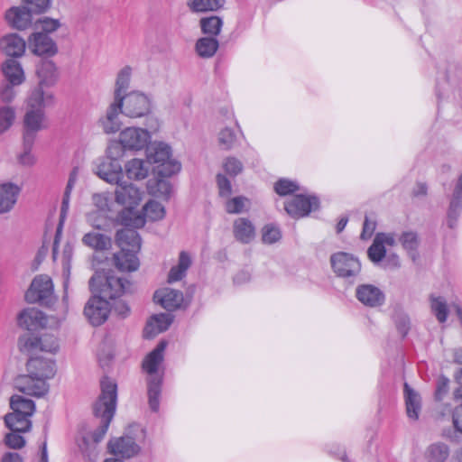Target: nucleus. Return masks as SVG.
<instances>
[{"label": "nucleus", "mask_w": 462, "mask_h": 462, "mask_svg": "<svg viewBox=\"0 0 462 462\" xmlns=\"http://www.w3.org/2000/svg\"><path fill=\"white\" fill-rule=\"evenodd\" d=\"M126 175L129 179L143 180L148 176L149 167L147 163L141 159H132L125 165Z\"/></svg>", "instance_id": "obj_37"}, {"label": "nucleus", "mask_w": 462, "mask_h": 462, "mask_svg": "<svg viewBox=\"0 0 462 462\" xmlns=\"http://www.w3.org/2000/svg\"><path fill=\"white\" fill-rule=\"evenodd\" d=\"M191 260L186 252H181L179 257V263L176 266L171 267L168 275V282L172 283L180 281L186 274L187 270L190 266Z\"/></svg>", "instance_id": "obj_40"}, {"label": "nucleus", "mask_w": 462, "mask_h": 462, "mask_svg": "<svg viewBox=\"0 0 462 462\" xmlns=\"http://www.w3.org/2000/svg\"><path fill=\"white\" fill-rule=\"evenodd\" d=\"M26 366L28 374L15 378V388L33 397L39 398L47 394L50 386L46 381L52 378L56 373L55 362L52 359L31 356Z\"/></svg>", "instance_id": "obj_3"}, {"label": "nucleus", "mask_w": 462, "mask_h": 462, "mask_svg": "<svg viewBox=\"0 0 462 462\" xmlns=\"http://www.w3.org/2000/svg\"><path fill=\"white\" fill-rule=\"evenodd\" d=\"M82 243L96 251H105L110 248L111 238L97 232H89L82 237Z\"/></svg>", "instance_id": "obj_35"}, {"label": "nucleus", "mask_w": 462, "mask_h": 462, "mask_svg": "<svg viewBox=\"0 0 462 462\" xmlns=\"http://www.w3.org/2000/svg\"><path fill=\"white\" fill-rule=\"evenodd\" d=\"M2 51L10 57H21L25 51V42L17 34H10L0 42Z\"/></svg>", "instance_id": "obj_29"}, {"label": "nucleus", "mask_w": 462, "mask_h": 462, "mask_svg": "<svg viewBox=\"0 0 462 462\" xmlns=\"http://www.w3.org/2000/svg\"><path fill=\"white\" fill-rule=\"evenodd\" d=\"M31 14L32 12L27 7H12L6 12L5 18L12 27L24 30L31 23Z\"/></svg>", "instance_id": "obj_27"}, {"label": "nucleus", "mask_w": 462, "mask_h": 462, "mask_svg": "<svg viewBox=\"0 0 462 462\" xmlns=\"http://www.w3.org/2000/svg\"><path fill=\"white\" fill-rule=\"evenodd\" d=\"M32 147H26L23 143V152L19 155V162L23 165H32L34 162V158L31 153V150Z\"/></svg>", "instance_id": "obj_64"}, {"label": "nucleus", "mask_w": 462, "mask_h": 462, "mask_svg": "<svg viewBox=\"0 0 462 462\" xmlns=\"http://www.w3.org/2000/svg\"><path fill=\"white\" fill-rule=\"evenodd\" d=\"M143 216L141 215L145 220L158 221L164 217L165 208L164 207L154 200L148 201L143 208Z\"/></svg>", "instance_id": "obj_45"}, {"label": "nucleus", "mask_w": 462, "mask_h": 462, "mask_svg": "<svg viewBox=\"0 0 462 462\" xmlns=\"http://www.w3.org/2000/svg\"><path fill=\"white\" fill-rule=\"evenodd\" d=\"M173 321L171 314L161 313L151 317L143 329L145 338H152L158 334L166 331Z\"/></svg>", "instance_id": "obj_24"}, {"label": "nucleus", "mask_w": 462, "mask_h": 462, "mask_svg": "<svg viewBox=\"0 0 462 462\" xmlns=\"http://www.w3.org/2000/svg\"><path fill=\"white\" fill-rule=\"evenodd\" d=\"M376 227V223L374 220L370 219L368 217H365L363 230L361 233V238L363 240H366L372 236Z\"/></svg>", "instance_id": "obj_59"}, {"label": "nucleus", "mask_w": 462, "mask_h": 462, "mask_svg": "<svg viewBox=\"0 0 462 462\" xmlns=\"http://www.w3.org/2000/svg\"><path fill=\"white\" fill-rule=\"evenodd\" d=\"M96 284L100 285V288L96 290L99 291V296L105 300H114L133 291V283L131 282L111 273H107L105 277L97 273L95 274L90 279L89 285L94 289Z\"/></svg>", "instance_id": "obj_7"}, {"label": "nucleus", "mask_w": 462, "mask_h": 462, "mask_svg": "<svg viewBox=\"0 0 462 462\" xmlns=\"http://www.w3.org/2000/svg\"><path fill=\"white\" fill-rule=\"evenodd\" d=\"M18 323L22 328L32 331L46 326L47 318L40 310L27 308L19 314Z\"/></svg>", "instance_id": "obj_22"}, {"label": "nucleus", "mask_w": 462, "mask_h": 462, "mask_svg": "<svg viewBox=\"0 0 462 462\" xmlns=\"http://www.w3.org/2000/svg\"><path fill=\"white\" fill-rule=\"evenodd\" d=\"M399 242L412 260L415 261L418 255V248L420 244L418 233L412 230L404 231L399 236Z\"/></svg>", "instance_id": "obj_32"}, {"label": "nucleus", "mask_w": 462, "mask_h": 462, "mask_svg": "<svg viewBox=\"0 0 462 462\" xmlns=\"http://www.w3.org/2000/svg\"><path fill=\"white\" fill-rule=\"evenodd\" d=\"M153 299L162 308L169 311H172L181 306L183 302V294L181 291L171 288H162L155 291Z\"/></svg>", "instance_id": "obj_20"}, {"label": "nucleus", "mask_w": 462, "mask_h": 462, "mask_svg": "<svg viewBox=\"0 0 462 462\" xmlns=\"http://www.w3.org/2000/svg\"><path fill=\"white\" fill-rule=\"evenodd\" d=\"M120 143L129 151H141L147 148L151 139L149 131L140 127H126L120 134Z\"/></svg>", "instance_id": "obj_13"}, {"label": "nucleus", "mask_w": 462, "mask_h": 462, "mask_svg": "<svg viewBox=\"0 0 462 462\" xmlns=\"http://www.w3.org/2000/svg\"><path fill=\"white\" fill-rule=\"evenodd\" d=\"M217 184L218 187L219 195L221 197H228L232 192V186L229 180L223 175L218 173L217 175Z\"/></svg>", "instance_id": "obj_55"}, {"label": "nucleus", "mask_w": 462, "mask_h": 462, "mask_svg": "<svg viewBox=\"0 0 462 462\" xmlns=\"http://www.w3.org/2000/svg\"><path fill=\"white\" fill-rule=\"evenodd\" d=\"M54 104V96L41 87L34 88L28 98L23 117V139L26 147H32L36 134L48 127L44 108Z\"/></svg>", "instance_id": "obj_4"}, {"label": "nucleus", "mask_w": 462, "mask_h": 462, "mask_svg": "<svg viewBox=\"0 0 462 462\" xmlns=\"http://www.w3.org/2000/svg\"><path fill=\"white\" fill-rule=\"evenodd\" d=\"M53 284L51 279L48 275L36 276L27 291L24 298L28 303H40L48 306L52 299Z\"/></svg>", "instance_id": "obj_9"}, {"label": "nucleus", "mask_w": 462, "mask_h": 462, "mask_svg": "<svg viewBox=\"0 0 462 462\" xmlns=\"http://www.w3.org/2000/svg\"><path fill=\"white\" fill-rule=\"evenodd\" d=\"M123 114V102L122 100H114L107 107L106 114L98 119V126L106 134L117 133L121 126L122 122L119 115Z\"/></svg>", "instance_id": "obj_15"}, {"label": "nucleus", "mask_w": 462, "mask_h": 462, "mask_svg": "<svg viewBox=\"0 0 462 462\" xmlns=\"http://www.w3.org/2000/svg\"><path fill=\"white\" fill-rule=\"evenodd\" d=\"M42 32L43 33H46L49 35V33L56 31L60 27V22L57 19H51V18H44L41 21H39L38 25Z\"/></svg>", "instance_id": "obj_57"}, {"label": "nucleus", "mask_w": 462, "mask_h": 462, "mask_svg": "<svg viewBox=\"0 0 462 462\" xmlns=\"http://www.w3.org/2000/svg\"><path fill=\"white\" fill-rule=\"evenodd\" d=\"M237 141L236 134L234 130L225 127L217 134V143L221 149L228 151L235 147Z\"/></svg>", "instance_id": "obj_47"}, {"label": "nucleus", "mask_w": 462, "mask_h": 462, "mask_svg": "<svg viewBox=\"0 0 462 462\" xmlns=\"http://www.w3.org/2000/svg\"><path fill=\"white\" fill-rule=\"evenodd\" d=\"M452 422L456 430L462 433V403L454 409Z\"/></svg>", "instance_id": "obj_61"}, {"label": "nucleus", "mask_w": 462, "mask_h": 462, "mask_svg": "<svg viewBox=\"0 0 462 462\" xmlns=\"http://www.w3.org/2000/svg\"><path fill=\"white\" fill-rule=\"evenodd\" d=\"M73 254V248L69 244H67L62 252V275H63V289H64V295L62 298V301L66 306V309L68 308V288H69V275H70V269H71V258Z\"/></svg>", "instance_id": "obj_33"}, {"label": "nucleus", "mask_w": 462, "mask_h": 462, "mask_svg": "<svg viewBox=\"0 0 462 462\" xmlns=\"http://www.w3.org/2000/svg\"><path fill=\"white\" fill-rule=\"evenodd\" d=\"M274 190L280 196H286L299 190V187L296 182L281 179L274 185Z\"/></svg>", "instance_id": "obj_52"}, {"label": "nucleus", "mask_w": 462, "mask_h": 462, "mask_svg": "<svg viewBox=\"0 0 462 462\" xmlns=\"http://www.w3.org/2000/svg\"><path fill=\"white\" fill-rule=\"evenodd\" d=\"M21 187L12 182L0 184V214L9 212L15 205Z\"/></svg>", "instance_id": "obj_25"}, {"label": "nucleus", "mask_w": 462, "mask_h": 462, "mask_svg": "<svg viewBox=\"0 0 462 462\" xmlns=\"http://www.w3.org/2000/svg\"><path fill=\"white\" fill-rule=\"evenodd\" d=\"M152 111V99L139 91H133L123 97V114L131 118L148 116Z\"/></svg>", "instance_id": "obj_11"}, {"label": "nucleus", "mask_w": 462, "mask_h": 462, "mask_svg": "<svg viewBox=\"0 0 462 462\" xmlns=\"http://www.w3.org/2000/svg\"><path fill=\"white\" fill-rule=\"evenodd\" d=\"M37 75L40 83L37 87L42 88L43 85L50 86L55 83L58 74L55 64L51 60L42 61L37 68ZM43 90V88H42Z\"/></svg>", "instance_id": "obj_31"}, {"label": "nucleus", "mask_w": 462, "mask_h": 462, "mask_svg": "<svg viewBox=\"0 0 462 462\" xmlns=\"http://www.w3.org/2000/svg\"><path fill=\"white\" fill-rule=\"evenodd\" d=\"M225 208L229 214H240L249 209L250 201L244 196H237L228 199Z\"/></svg>", "instance_id": "obj_46"}, {"label": "nucleus", "mask_w": 462, "mask_h": 462, "mask_svg": "<svg viewBox=\"0 0 462 462\" xmlns=\"http://www.w3.org/2000/svg\"><path fill=\"white\" fill-rule=\"evenodd\" d=\"M223 169L227 175L235 177L242 172L244 165L239 159L228 156L223 161Z\"/></svg>", "instance_id": "obj_51"}, {"label": "nucleus", "mask_w": 462, "mask_h": 462, "mask_svg": "<svg viewBox=\"0 0 462 462\" xmlns=\"http://www.w3.org/2000/svg\"><path fill=\"white\" fill-rule=\"evenodd\" d=\"M3 73L12 86H17L23 82L24 73L21 64L12 59L7 60L2 67Z\"/></svg>", "instance_id": "obj_30"}, {"label": "nucleus", "mask_w": 462, "mask_h": 462, "mask_svg": "<svg viewBox=\"0 0 462 462\" xmlns=\"http://www.w3.org/2000/svg\"><path fill=\"white\" fill-rule=\"evenodd\" d=\"M29 46L36 55L52 56L58 49L53 40L46 33L35 32L29 39Z\"/></svg>", "instance_id": "obj_21"}, {"label": "nucleus", "mask_w": 462, "mask_h": 462, "mask_svg": "<svg viewBox=\"0 0 462 462\" xmlns=\"http://www.w3.org/2000/svg\"><path fill=\"white\" fill-rule=\"evenodd\" d=\"M430 310L439 323L446 322L448 309L446 300L441 296H430Z\"/></svg>", "instance_id": "obj_44"}, {"label": "nucleus", "mask_w": 462, "mask_h": 462, "mask_svg": "<svg viewBox=\"0 0 462 462\" xmlns=\"http://www.w3.org/2000/svg\"><path fill=\"white\" fill-rule=\"evenodd\" d=\"M24 1L31 5V8H29V10L32 13H36V14L45 12L51 5V0H24Z\"/></svg>", "instance_id": "obj_58"}, {"label": "nucleus", "mask_w": 462, "mask_h": 462, "mask_svg": "<svg viewBox=\"0 0 462 462\" xmlns=\"http://www.w3.org/2000/svg\"><path fill=\"white\" fill-rule=\"evenodd\" d=\"M282 237L280 228L274 224H267L262 229V240L264 244H273Z\"/></svg>", "instance_id": "obj_50"}, {"label": "nucleus", "mask_w": 462, "mask_h": 462, "mask_svg": "<svg viewBox=\"0 0 462 462\" xmlns=\"http://www.w3.org/2000/svg\"><path fill=\"white\" fill-rule=\"evenodd\" d=\"M19 347L28 355H34L38 351L55 354L59 349V342L51 334H43L40 337L27 335L19 338Z\"/></svg>", "instance_id": "obj_10"}, {"label": "nucleus", "mask_w": 462, "mask_h": 462, "mask_svg": "<svg viewBox=\"0 0 462 462\" xmlns=\"http://www.w3.org/2000/svg\"><path fill=\"white\" fill-rule=\"evenodd\" d=\"M166 346V341H161L143 361V369L149 375L147 381L148 400L149 406L152 411H157L160 407L162 374H158V368L163 361V352Z\"/></svg>", "instance_id": "obj_5"}, {"label": "nucleus", "mask_w": 462, "mask_h": 462, "mask_svg": "<svg viewBox=\"0 0 462 462\" xmlns=\"http://www.w3.org/2000/svg\"><path fill=\"white\" fill-rule=\"evenodd\" d=\"M403 396L406 413L410 420H417L421 411V398L407 383H404Z\"/></svg>", "instance_id": "obj_26"}, {"label": "nucleus", "mask_w": 462, "mask_h": 462, "mask_svg": "<svg viewBox=\"0 0 462 462\" xmlns=\"http://www.w3.org/2000/svg\"><path fill=\"white\" fill-rule=\"evenodd\" d=\"M75 182H76V173H75V171H73V172H71V174L69 178V180H68V183H67L64 194H63V198H62L60 214V221H59V225L56 229V234H55V237H54V241H53V247H52V256H53L54 260L57 257L58 245H59L60 239L61 237L63 225H64V222H65V219L67 217V214H68V211L69 208L70 194L74 188Z\"/></svg>", "instance_id": "obj_16"}, {"label": "nucleus", "mask_w": 462, "mask_h": 462, "mask_svg": "<svg viewBox=\"0 0 462 462\" xmlns=\"http://www.w3.org/2000/svg\"><path fill=\"white\" fill-rule=\"evenodd\" d=\"M449 456V448L444 443H434L428 447L425 457L428 462H444Z\"/></svg>", "instance_id": "obj_42"}, {"label": "nucleus", "mask_w": 462, "mask_h": 462, "mask_svg": "<svg viewBox=\"0 0 462 462\" xmlns=\"http://www.w3.org/2000/svg\"><path fill=\"white\" fill-rule=\"evenodd\" d=\"M448 379L446 377H441L438 381V386L435 393V396L437 400H442L444 395L448 393Z\"/></svg>", "instance_id": "obj_62"}, {"label": "nucleus", "mask_w": 462, "mask_h": 462, "mask_svg": "<svg viewBox=\"0 0 462 462\" xmlns=\"http://www.w3.org/2000/svg\"><path fill=\"white\" fill-rule=\"evenodd\" d=\"M15 119V111L11 106L0 107V134L7 131Z\"/></svg>", "instance_id": "obj_49"}, {"label": "nucleus", "mask_w": 462, "mask_h": 462, "mask_svg": "<svg viewBox=\"0 0 462 462\" xmlns=\"http://www.w3.org/2000/svg\"><path fill=\"white\" fill-rule=\"evenodd\" d=\"M375 237L385 248L386 246H393L396 244L395 236L392 233H378Z\"/></svg>", "instance_id": "obj_63"}, {"label": "nucleus", "mask_w": 462, "mask_h": 462, "mask_svg": "<svg viewBox=\"0 0 462 462\" xmlns=\"http://www.w3.org/2000/svg\"><path fill=\"white\" fill-rule=\"evenodd\" d=\"M330 263L337 276L354 282L361 273V262L357 256L346 252H337L330 256Z\"/></svg>", "instance_id": "obj_8"}, {"label": "nucleus", "mask_w": 462, "mask_h": 462, "mask_svg": "<svg viewBox=\"0 0 462 462\" xmlns=\"http://www.w3.org/2000/svg\"><path fill=\"white\" fill-rule=\"evenodd\" d=\"M95 173L110 184H117L123 179L122 167L117 160H102L96 166Z\"/></svg>", "instance_id": "obj_18"}, {"label": "nucleus", "mask_w": 462, "mask_h": 462, "mask_svg": "<svg viewBox=\"0 0 462 462\" xmlns=\"http://www.w3.org/2000/svg\"><path fill=\"white\" fill-rule=\"evenodd\" d=\"M369 259L375 264L381 263L386 255V248L374 237L373 244L367 250Z\"/></svg>", "instance_id": "obj_48"}, {"label": "nucleus", "mask_w": 462, "mask_h": 462, "mask_svg": "<svg viewBox=\"0 0 462 462\" xmlns=\"http://www.w3.org/2000/svg\"><path fill=\"white\" fill-rule=\"evenodd\" d=\"M233 232L236 239L243 244L250 243L255 236V228L246 217H238L234 221Z\"/></svg>", "instance_id": "obj_28"}, {"label": "nucleus", "mask_w": 462, "mask_h": 462, "mask_svg": "<svg viewBox=\"0 0 462 462\" xmlns=\"http://www.w3.org/2000/svg\"><path fill=\"white\" fill-rule=\"evenodd\" d=\"M10 407L13 410V413L22 415L32 416L35 411V403L33 401L18 394H14L11 397Z\"/></svg>", "instance_id": "obj_39"}, {"label": "nucleus", "mask_w": 462, "mask_h": 462, "mask_svg": "<svg viewBox=\"0 0 462 462\" xmlns=\"http://www.w3.org/2000/svg\"><path fill=\"white\" fill-rule=\"evenodd\" d=\"M394 322L399 333L405 337L410 330V319L405 314H397Z\"/></svg>", "instance_id": "obj_56"}, {"label": "nucleus", "mask_w": 462, "mask_h": 462, "mask_svg": "<svg viewBox=\"0 0 462 462\" xmlns=\"http://www.w3.org/2000/svg\"><path fill=\"white\" fill-rule=\"evenodd\" d=\"M143 192L134 184L123 179L116 184V202L125 208L121 222L126 228L116 233V244L120 251L114 255L115 264L120 271L134 272L139 267L137 253L141 248V237L135 228L143 227L145 219L134 209L139 205Z\"/></svg>", "instance_id": "obj_1"}, {"label": "nucleus", "mask_w": 462, "mask_h": 462, "mask_svg": "<svg viewBox=\"0 0 462 462\" xmlns=\"http://www.w3.org/2000/svg\"><path fill=\"white\" fill-rule=\"evenodd\" d=\"M131 78V69L129 67L123 68L117 74L116 81V88L114 93V100H122L124 93L128 89Z\"/></svg>", "instance_id": "obj_43"}, {"label": "nucleus", "mask_w": 462, "mask_h": 462, "mask_svg": "<svg viewBox=\"0 0 462 462\" xmlns=\"http://www.w3.org/2000/svg\"><path fill=\"white\" fill-rule=\"evenodd\" d=\"M356 297L363 305L370 308L380 307L385 300L383 291L372 284L359 285L356 290Z\"/></svg>", "instance_id": "obj_17"}, {"label": "nucleus", "mask_w": 462, "mask_h": 462, "mask_svg": "<svg viewBox=\"0 0 462 462\" xmlns=\"http://www.w3.org/2000/svg\"><path fill=\"white\" fill-rule=\"evenodd\" d=\"M111 307L107 300L94 296L85 306L84 314L93 326L103 324L108 318Z\"/></svg>", "instance_id": "obj_14"}, {"label": "nucleus", "mask_w": 462, "mask_h": 462, "mask_svg": "<svg viewBox=\"0 0 462 462\" xmlns=\"http://www.w3.org/2000/svg\"><path fill=\"white\" fill-rule=\"evenodd\" d=\"M219 48V42L215 37H201L195 44L197 54L203 59L212 58Z\"/></svg>", "instance_id": "obj_34"}, {"label": "nucleus", "mask_w": 462, "mask_h": 462, "mask_svg": "<svg viewBox=\"0 0 462 462\" xmlns=\"http://www.w3.org/2000/svg\"><path fill=\"white\" fill-rule=\"evenodd\" d=\"M319 207V199L316 196L303 194L292 197L284 205L286 212L294 218L306 217L311 211L317 210Z\"/></svg>", "instance_id": "obj_12"}, {"label": "nucleus", "mask_w": 462, "mask_h": 462, "mask_svg": "<svg viewBox=\"0 0 462 462\" xmlns=\"http://www.w3.org/2000/svg\"><path fill=\"white\" fill-rule=\"evenodd\" d=\"M225 3V0H187V6L192 13H206L217 11Z\"/></svg>", "instance_id": "obj_38"}, {"label": "nucleus", "mask_w": 462, "mask_h": 462, "mask_svg": "<svg viewBox=\"0 0 462 462\" xmlns=\"http://www.w3.org/2000/svg\"><path fill=\"white\" fill-rule=\"evenodd\" d=\"M29 415H22L17 413H9L5 417V422L12 431L26 432L30 430L32 422Z\"/></svg>", "instance_id": "obj_36"}, {"label": "nucleus", "mask_w": 462, "mask_h": 462, "mask_svg": "<svg viewBox=\"0 0 462 462\" xmlns=\"http://www.w3.org/2000/svg\"><path fill=\"white\" fill-rule=\"evenodd\" d=\"M146 157L149 163L157 164V175L161 177H171L180 171V163L172 159L171 147L164 142L150 143Z\"/></svg>", "instance_id": "obj_6"}, {"label": "nucleus", "mask_w": 462, "mask_h": 462, "mask_svg": "<svg viewBox=\"0 0 462 462\" xmlns=\"http://www.w3.org/2000/svg\"><path fill=\"white\" fill-rule=\"evenodd\" d=\"M199 26L203 34L216 38L221 32L223 20L217 15L203 17L199 20Z\"/></svg>", "instance_id": "obj_41"}, {"label": "nucleus", "mask_w": 462, "mask_h": 462, "mask_svg": "<svg viewBox=\"0 0 462 462\" xmlns=\"http://www.w3.org/2000/svg\"><path fill=\"white\" fill-rule=\"evenodd\" d=\"M110 452L120 455L122 457L130 458L140 452V447L132 437H121L111 440L108 444Z\"/></svg>", "instance_id": "obj_23"}, {"label": "nucleus", "mask_w": 462, "mask_h": 462, "mask_svg": "<svg viewBox=\"0 0 462 462\" xmlns=\"http://www.w3.org/2000/svg\"><path fill=\"white\" fill-rule=\"evenodd\" d=\"M19 433L20 432L12 431L11 433L6 434L5 442L8 448L18 449L25 445V439Z\"/></svg>", "instance_id": "obj_54"}, {"label": "nucleus", "mask_w": 462, "mask_h": 462, "mask_svg": "<svg viewBox=\"0 0 462 462\" xmlns=\"http://www.w3.org/2000/svg\"><path fill=\"white\" fill-rule=\"evenodd\" d=\"M462 212V173L454 188L450 197L449 206L447 213V224L449 228L457 226V219Z\"/></svg>", "instance_id": "obj_19"}, {"label": "nucleus", "mask_w": 462, "mask_h": 462, "mask_svg": "<svg viewBox=\"0 0 462 462\" xmlns=\"http://www.w3.org/2000/svg\"><path fill=\"white\" fill-rule=\"evenodd\" d=\"M124 150L125 149L121 145L120 139L118 142H112L107 148L108 159L116 160L123 155Z\"/></svg>", "instance_id": "obj_60"}, {"label": "nucleus", "mask_w": 462, "mask_h": 462, "mask_svg": "<svg viewBox=\"0 0 462 462\" xmlns=\"http://www.w3.org/2000/svg\"><path fill=\"white\" fill-rule=\"evenodd\" d=\"M164 178L165 177H161L158 175V179L155 181V186L152 187L150 185V188L152 189V193L168 198L171 192V185L170 181Z\"/></svg>", "instance_id": "obj_53"}, {"label": "nucleus", "mask_w": 462, "mask_h": 462, "mask_svg": "<svg viewBox=\"0 0 462 462\" xmlns=\"http://www.w3.org/2000/svg\"><path fill=\"white\" fill-rule=\"evenodd\" d=\"M100 386L101 394L94 404V414L96 417L101 418V425L90 436H84L79 444L81 452L90 461L94 460L97 455V445L106 435L116 408V383L113 380L105 377L101 380Z\"/></svg>", "instance_id": "obj_2"}]
</instances>
